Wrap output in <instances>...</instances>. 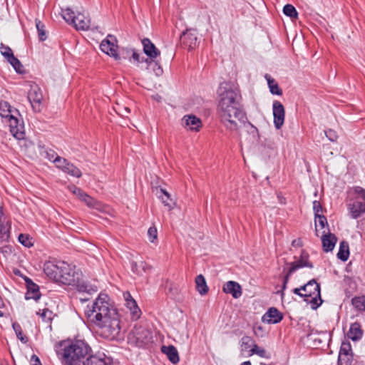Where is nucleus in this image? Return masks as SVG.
Masks as SVG:
<instances>
[{
    "instance_id": "nucleus-63",
    "label": "nucleus",
    "mask_w": 365,
    "mask_h": 365,
    "mask_svg": "<svg viewBox=\"0 0 365 365\" xmlns=\"http://www.w3.org/2000/svg\"><path fill=\"white\" fill-rule=\"evenodd\" d=\"M4 316V313L0 310V317Z\"/></svg>"
},
{
    "instance_id": "nucleus-26",
    "label": "nucleus",
    "mask_w": 365,
    "mask_h": 365,
    "mask_svg": "<svg viewBox=\"0 0 365 365\" xmlns=\"http://www.w3.org/2000/svg\"><path fill=\"white\" fill-rule=\"evenodd\" d=\"M361 362L354 358L353 354L348 355H339L338 365H360Z\"/></svg>"
},
{
    "instance_id": "nucleus-8",
    "label": "nucleus",
    "mask_w": 365,
    "mask_h": 365,
    "mask_svg": "<svg viewBox=\"0 0 365 365\" xmlns=\"http://www.w3.org/2000/svg\"><path fill=\"white\" fill-rule=\"evenodd\" d=\"M128 342L138 347H144L153 341L152 332L141 325H135L128 336Z\"/></svg>"
},
{
    "instance_id": "nucleus-29",
    "label": "nucleus",
    "mask_w": 365,
    "mask_h": 365,
    "mask_svg": "<svg viewBox=\"0 0 365 365\" xmlns=\"http://www.w3.org/2000/svg\"><path fill=\"white\" fill-rule=\"evenodd\" d=\"M349 256V247L348 242L341 241L339 245V250L337 253V257L345 262L348 259Z\"/></svg>"
},
{
    "instance_id": "nucleus-14",
    "label": "nucleus",
    "mask_w": 365,
    "mask_h": 365,
    "mask_svg": "<svg viewBox=\"0 0 365 365\" xmlns=\"http://www.w3.org/2000/svg\"><path fill=\"white\" fill-rule=\"evenodd\" d=\"M309 254L304 250H302L300 258L292 263H290V267L289 269V274L294 273L296 270L299 268L304 267L312 268L313 264L309 261Z\"/></svg>"
},
{
    "instance_id": "nucleus-28",
    "label": "nucleus",
    "mask_w": 365,
    "mask_h": 365,
    "mask_svg": "<svg viewBox=\"0 0 365 365\" xmlns=\"http://www.w3.org/2000/svg\"><path fill=\"white\" fill-rule=\"evenodd\" d=\"M264 77L267 81L270 92L274 95L281 96L282 94V90L279 87L275 80L269 74H266Z\"/></svg>"
},
{
    "instance_id": "nucleus-10",
    "label": "nucleus",
    "mask_w": 365,
    "mask_h": 365,
    "mask_svg": "<svg viewBox=\"0 0 365 365\" xmlns=\"http://www.w3.org/2000/svg\"><path fill=\"white\" fill-rule=\"evenodd\" d=\"M144 53L149 57L150 60L146 59L145 62L151 66L153 59H155L160 55V51L151 42L149 38H145L142 40Z\"/></svg>"
},
{
    "instance_id": "nucleus-15",
    "label": "nucleus",
    "mask_w": 365,
    "mask_h": 365,
    "mask_svg": "<svg viewBox=\"0 0 365 365\" xmlns=\"http://www.w3.org/2000/svg\"><path fill=\"white\" fill-rule=\"evenodd\" d=\"M182 124L186 129L195 132L199 131L202 125L201 120L194 115H185Z\"/></svg>"
},
{
    "instance_id": "nucleus-31",
    "label": "nucleus",
    "mask_w": 365,
    "mask_h": 365,
    "mask_svg": "<svg viewBox=\"0 0 365 365\" xmlns=\"http://www.w3.org/2000/svg\"><path fill=\"white\" fill-rule=\"evenodd\" d=\"M79 200L91 208H98V202L94 198L83 192Z\"/></svg>"
},
{
    "instance_id": "nucleus-59",
    "label": "nucleus",
    "mask_w": 365,
    "mask_h": 365,
    "mask_svg": "<svg viewBox=\"0 0 365 365\" xmlns=\"http://www.w3.org/2000/svg\"><path fill=\"white\" fill-rule=\"evenodd\" d=\"M132 58L136 61H140V55L135 51H133Z\"/></svg>"
},
{
    "instance_id": "nucleus-54",
    "label": "nucleus",
    "mask_w": 365,
    "mask_h": 365,
    "mask_svg": "<svg viewBox=\"0 0 365 365\" xmlns=\"http://www.w3.org/2000/svg\"><path fill=\"white\" fill-rule=\"evenodd\" d=\"M118 114L123 117L126 116V114H128L130 113V110L128 107H124L123 110H120L118 111Z\"/></svg>"
},
{
    "instance_id": "nucleus-20",
    "label": "nucleus",
    "mask_w": 365,
    "mask_h": 365,
    "mask_svg": "<svg viewBox=\"0 0 365 365\" xmlns=\"http://www.w3.org/2000/svg\"><path fill=\"white\" fill-rule=\"evenodd\" d=\"M130 269L133 274L138 276H143L150 270L151 267L145 261L140 260L139 262L131 261Z\"/></svg>"
},
{
    "instance_id": "nucleus-64",
    "label": "nucleus",
    "mask_w": 365,
    "mask_h": 365,
    "mask_svg": "<svg viewBox=\"0 0 365 365\" xmlns=\"http://www.w3.org/2000/svg\"><path fill=\"white\" fill-rule=\"evenodd\" d=\"M308 290H313V288L312 287L309 288Z\"/></svg>"
},
{
    "instance_id": "nucleus-35",
    "label": "nucleus",
    "mask_w": 365,
    "mask_h": 365,
    "mask_svg": "<svg viewBox=\"0 0 365 365\" xmlns=\"http://www.w3.org/2000/svg\"><path fill=\"white\" fill-rule=\"evenodd\" d=\"M36 26L38 31V38L41 41H45L47 38L44 24L39 20L36 19Z\"/></svg>"
},
{
    "instance_id": "nucleus-34",
    "label": "nucleus",
    "mask_w": 365,
    "mask_h": 365,
    "mask_svg": "<svg viewBox=\"0 0 365 365\" xmlns=\"http://www.w3.org/2000/svg\"><path fill=\"white\" fill-rule=\"evenodd\" d=\"M352 305L359 311H365V296L355 297L351 299Z\"/></svg>"
},
{
    "instance_id": "nucleus-2",
    "label": "nucleus",
    "mask_w": 365,
    "mask_h": 365,
    "mask_svg": "<svg viewBox=\"0 0 365 365\" xmlns=\"http://www.w3.org/2000/svg\"><path fill=\"white\" fill-rule=\"evenodd\" d=\"M217 115L220 122L231 131H238L246 121V113L242 105L240 89L229 83L222 84L219 89Z\"/></svg>"
},
{
    "instance_id": "nucleus-46",
    "label": "nucleus",
    "mask_w": 365,
    "mask_h": 365,
    "mask_svg": "<svg viewBox=\"0 0 365 365\" xmlns=\"http://www.w3.org/2000/svg\"><path fill=\"white\" fill-rule=\"evenodd\" d=\"M54 163H56V167L62 170H63L64 167H66L67 164L69 163L66 159L59 156L56 157Z\"/></svg>"
},
{
    "instance_id": "nucleus-42",
    "label": "nucleus",
    "mask_w": 365,
    "mask_h": 365,
    "mask_svg": "<svg viewBox=\"0 0 365 365\" xmlns=\"http://www.w3.org/2000/svg\"><path fill=\"white\" fill-rule=\"evenodd\" d=\"M255 344V341L248 336H243L242 338V350L247 351V349L252 348L253 344Z\"/></svg>"
},
{
    "instance_id": "nucleus-25",
    "label": "nucleus",
    "mask_w": 365,
    "mask_h": 365,
    "mask_svg": "<svg viewBox=\"0 0 365 365\" xmlns=\"http://www.w3.org/2000/svg\"><path fill=\"white\" fill-rule=\"evenodd\" d=\"M196 289L201 295H204L208 292L205 279L202 274H199L195 278Z\"/></svg>"
},
{
    "instance_id": "nucleus-4",
    "label": "nucleus",
    "mask_w": 365,
    "mask_h": 365,
    "mask_svg": "<svg viewBox=\"0 0 365 365\" xmlns=\"http://www.w3.org/2000/svg\"><path fill=\"white\" fill-rule=\"evenodd\" d=\"M91 351V347L82 340L65 345L63 351V365H85V359Z\"/></svg>"
},
{
    "instance_id": "nucleus-17",
    "label": "nucleus",
    "mask_w": 365,
    "mask_h": 365,
    "mask_svg": "<svg viewBox=\"0 0 365 365\" xmlns=\"http://www.w3.org/2000/svg\"><path fill=\"white\" fill-rule=\"evenodd\" d=\"M26 283L27 287V292L25 296L26 299H33L35 301H38L41 297L38 286L29 278L26 279Z\"/></svg>"
},
{
    "instance_id": "nucleus-32",
    "label": "nucleus",
    "mask_w": 365,
    "mask_h": 365,
    "mask_svg": "<svg viewBox=\"0 0 365 365\" xmlns=\"http://www.w3.org/2000/svg\"><path fill=\"white\" fill-rule=\"evenodd\" d=\"M85 365H110L104 359L97 356H90L87 358Z\"/></svg>"
},
{
    "instance_id": "nucleus-48",
    "label": "nucleus",
    "mask_w": 365,
    "mask_h": 365,
    "mask_svg": "<svg viewBox=\"0 0 365 365\" xmlns=\"http://www.w3.org/2000/svg\"><path fill=\"white\" fill-rule=\"evenodd\" d=\"M313 210L314 211V215L316 216L321 215L322 212V207L319 201L314 200L313 202Z\"/></svg>"
},
{
    "instance_id": "nucleus-12",
    "label": "nucleus",
    "mask_w": 365,
    "mask_h": 365,
    "mask_svg": "<svg viewBox=\"0 0 365 365\" xmlns=\"http://www.w3.org/2000/svg\"><path fill=\"white\" fill-rule=\"evenodd\" d=\"M180 41L182 44L187 47L188 49H193L196 47L197 43V33L195 30L187 29L183 31L180 36Z\"/></svg>"
},
{
    "instance_id": "nucleus-39",
    "label": "nucleus",
    "mask_w": 365,
    "mask_h": 365,
    "mask_svg": "<svg viewBox=\"0 0 365 365\" xmlns=\"http://www.w3.org/2000/svg\"><path fill=\"white\" fill-rule=\"evenodd\" d=\"M13 329L15 331L17 338L23 343H26L28 341V338L26 336L23 335L22 330L21 326L18 323H14Z\"/></svg>"
},
{
    "instance_id": "nucleus-36",
    "label": "nucleus",
    "mask_w": 365,
    "mask_h": 365,
    "mask_svg": "<svg viewBox=\"0 0 365 365\" xmlns=\"http://www.w3.org/2000/svg\"><path fill=\"white\" fill-rule=\"evenodd\" d=\"M283 13L291 19H297L298 13L292 4H287L283 8Z\"/></svg>"
},
{
    "instance_id": "nucleus-21",
    "label": "nucleus",
    "mask_w": 365,
    "mask_h": 365,
    "mask_svg": "<svg viewBox=\"0 0 365 365\" xmlns=\"http://www.w3.org/2000/svg\"><path fill=\"white\" fill-rule=\"evenodd\" d=\"M161 351L163 354H166L168 359L173 363V364H177L179 360V355L177 349L173 346H163L161 347Z\"/></svg>"
},
{
    "instance_id": "nucleus-38",
    "label": "nucleus",
    "mask_w": 365,
    "mask_h": 365,
    "mask_svg": "<svg viewBox=\"0 0 365 365\" xmlns=\"http://www.w3.org/2000/svg\"><path fill=\"white\" fill-rule=\"evenodd\" d=\"M76 16V15H75L74 12L70 9H66L63 11V17L65 21L69 24H73Z\"/></svg>"
},
{
    "instance_id": "nucleus-62",
    "label": "nucleus",
    "mask_w": 365,
    "mask_h": 365,
    "mask_svg": "<svg viewBox=\"0 0 365 365\" xmlns=\"http://www.w3.org/2000/svg\"><path fill=\"white\" fill-rule=\"evenodd\" d=\"M80 300L82 302H86L88 301V298H80Z\"/></svg>"
},
{
    "instance_id": "nucleus-23",
    "label": "nucleus",
    "mask_w": 365,
    "mask_h": 365,
    "mask_svg": "<svg viewBox=\"0 0 365 365\" xmlns=\"http://www.w3.org/2000/svg\"><path fill=\"white\" fill-rule=\"evenodd\" d=\"M158 197L161 200L162 203H163L165 206L168 207L169 210H171L175 207V202L165 189H160Z\"/></svg>"
},
{
    "instance_id": "nucleus-19",
    "label": "nucleus",
    "mask_w": 365,
    "mask_h": 365,
    "mask_svg": "<svg viewBox=\"0 0 365 365\" xmlns=\"http://www.w3.org/2000/svg\"><path fill=\"white\" fill-rule=\"evenodd\" d=\"M222 290L225 293L232 294V296L235 299L239 298L242 293L241 286L234 281H229L226 282L223 285Z\"/></svg>"
},
{
    "instance_id": "nucleus-11",
    "label": "nucleus",
    "mask_w": 365,
    "mask_h": 365,
    "mask_svg": "<svg viewBox=\"0 0 365 365\" xmlns=\"http://www.w3.org/2000/svg\"><path fill=\"white\" fill-rule=\"evenodd\" d=\"M274 124L277 129H279L284 124L285 110L284 106L278 101L273 103Z\"/></svg>"
},
{
    "instance_id": "nucleus-58",
    "label": "nucleus",
    "mask_w": 365,
    "mask_h": 365,
    "mask_svg": "<svg viewBox=\"0 0 365 365\" xmlns=\"http://www.w3.org/2000/svg\"><path fill=\"white\" fill-rule=\"evenodd\" d=\"M293 292L295 294H297L299 295V297H303L304 299V296L303 293L301 292V291H299V288H294L293 289Z\"/></svg>"
},
{
    "instance_id": "nucleus-56",
    "label": "nucleus",
    "mask_w": 365,
    "mask_h": 365,
    "mask_svg": "<svg viewBox=\"0 0 365 365\" xmlns=\"http://www.w3.org/2000/svg\"><path fill=\"white\" fill-rule=\"evenodd\" d=\"M292 274H289V272L288 271L287 273L286 274V275L284 276V282H283V286H282V289H284L287 287V284L289 282V277L291 276Z\"/></svg>"
},
{
    "instance_id": "nucleus-61",
    "label": "nucleus",
    "mask_w": 365,
    "mask_h": 365,
    "mask_svg": "<svg viewBox=\"0 0 365 365\" xmlns=\"http://www.w3.org/2000/svg\"><path fill=\"white\" fill-rule=\"evenodd\" d=\"M240 365H252L250 361H246L242 362Z\"/></svg>"
},
{
    "instance_id": "nucleus-45",
    "label": "nucleus",
    "mask_w": 365,
    "mask_h": 365,
    "mask_svg": "<svg viewBox=\"0 0 365 365\" xmlns=\"http://www.w3.org/2000/svg\"><path fill=\"white\" fill-rule=\"evenodd\" d=\"M351 353V347L349 342H343L339 351V355H348Z\"/></svg>"
},
{
    "instance_id": "nucleus-6",
    "label": "nucleus",
    "mask_w": 365,
    "mask_h": 365,
    "mask_svg": "<svg viewBox=\"0 0 365 365\" xmlns=\"http://www.w3.org/2000/svg\"><path fill=\"white\" fill-rule=\"evenodd\" d=\"M349 202L348 209L354 219L359 218L365 214V189L361 186H354L348 191Z\"/></svg>"
},
{
    "instance_id": "nucleus-37",
    "label": "nucleus",
    "mask_w": 365,
    "mask_h": 365,
    "mask_svg": "<svg viewBox=\"0 0 365 365\" xmlns=\"http://www.w3.org/2000/svg\"><path fill=\"white\" fill-rule=\"evenodd\" d=\"M0 51L1 55L8 61L9 59H11L13 56H14V53L11 50V48L4 45V43L0 44Z\"/></svg>"
},
{
    "instance_id": "nucleus-1",
    "label": "nucleus",
    "mask_w": 365,
    "mask_h": 365,
    "mask_svg": "<svg viewBox=\"0 0 365 365\" xmlns=\"http://www.w3.org/2000/svg\"><path fill=\"white\" fill-rule=\"evenodd\" d=\"M87 319L97 326L101 335L108 339L117 338L120 331L118 314L109 302V297L100 293L91 304L85 308Z\"/></svg>"
},
{
    "instance_id": "nucleus-27",
    "label": "nucleus",
    "mask_w": 365,
    "mask_h": 365,
    "mask_svg": "<svg viewBox=\"0 0 365 365\" xmlns=\"http://www.w3.org/2000/svg\"><path fill=\"white\" fill-rule=\"evenodd\" d=\"M125 305L130 309L133 319H138L140 317V310L135 299L130 297V299L125 302Z\"/></svg>"
},
{
    "instance_id": "nucleus-55",
    "label": "nucleus",
    "mask_w": 365,
    "mask_h": 365,
    "mask_svg": "<svg viewBox=\"0 0 365 365\" xmlns=\"http://www.w3.org/2000/svg\"><path fill=\"white\" fill-rule=\"evenodd\" d=\"M292 245L293 247H302L303 244H302V241L301 240V239L298 238V239H296V240H294L292 242Z\"/></svg>"
},
{
    "instance_id": "nucleus-9",
    "label": "nucleus",
    "mask_w": 365,
    "mask_h": 365,
    "mask_svg": "<svg viewBox=\"0 0 365 365\" xmlns=\"http://www.w3.org/2000/svg\"><path fill=\"white\" fill-rule=\"evenodd\" d=\"M100 48L103 52L113 57L115 59L118 60L120 58L117 52V39L114 36L108 35L107 38L101 42Z\"/></svg>"
},
{
    "instance_id": "nucleus-50",
    "label": "nucleus",
    "mask_w": 365,
    "mask_h": 365,
    "mask_svg": "<svg viewBox=\"0 0 365 365\" xmlns=\"http://www.w3.org/2000/svg\"><path fill=\"white\" fill-rule=\"evenodd\" d=\"M69 190H70L72 193H73L74 195H76L78 197V199L81 197V195H82L83 194V192H83L81 188L77 187H76V186H75V185H72V186L69 187Z\"/></svg>"
},
{
    "instance_id": "nucleus-18",
    "label": "nucleus",
    "mask_w": 365,
    "mask_h": 365,
    "mask_svg": "<svg viewBox=\"0 0 365 365\" xmlns=\"http://www.w3.org/2000/svg\"><path fill=\"white\" fill-rule=\"evenodd\" d=\"M328 232L329 230L328 229ZM322 242L323 246V250L326 252L332 251L335 247V245L337 242L336 237L330 232L326 234L325 231L323 232V235L322 236Z\"/></svg>"
},
{
    "instance_id": "nucleus-41",
    "label": "nucleus",
    "mask_w": 365,
    "mask_h": 365,
    "mask_svg": "<svg viewBox=\"0 0 365 365\" xmlns=\"http://www.w3.org/2000/svg\"><path fill=\"white\" fill-rule=\"evenodd\" d=\"M8 62L14 67L17 73H21L23 72V66L17 58L13 56L11 59L8 60Z\"/></svg>"
},
{
    "instance_id": "nucleus-3",
    "label": "nucleus",
    "mask_w": 365,
    "mask_h": 365,
    "mask_svg": "<svg viewBox=\"0 0 365 365\" xmlns=\"http://www.w3.org/2000/svg\"><path fill=\"white\" fill-rule=\"evenodd\" d=\"M75 267L64 261L47 262L44 264V273L53 280L68 285H75L80 292L91 294L98 291L97 287L79 279Z\"/></svg>"
},
{
    "instance_id": "nucleus-5",
    "label": "nucleus",
    "mask_w": 365,
    "mask_h": 365,
    "mask_svg": "<svg viewBox=\"0 0 365 365\" xmlns=\"http://www.w3.org/2000/svg\"><path fill=\"white\" fill-rule=\"evenodd\" d=\"M14 113H17L18 110H12L8 102H0V116L9 123L12 135L18 140H21L24 138L25 135L24 125L23 122H20L14 115Z\"/></svg>"
},
{
    "instance_id": "nucleus-13",
    "label": "nucleus",
    "mask_w": 365,
    "mask_h": 365,
    "mask_svg": "<svg viewBox=\"0 0 365 365\" xmlns=\"http://www.w3.org/2000/svg\"><path fill=\"white\" fill-rule=\"evenodd\" d=\"M42 98L40 89L37 86L31 87L28 93V99L35 111H40Z\"/></svg>"
},
{
    "instance_id": "nucleus-51",
    "label": "nucleus",
    "mask_w": 365,
    "mask_h": 365,
    "mask_svg": "<svg viewBox=\"0 0 365 365\" xmlns=\"http://www.w3.org/2000/svg\"><path fill=\"white\" fill-rule=\"evenodd\" d=\"M46 156L45 158H47L50 161L55 162V158L57 155V154L52 150H46L45 151Z\"/></svg>"
},
{
    "instance_id": "nucleus-53",
    "label": "nucleus",
    "mask_w": 365,
    "mask_h": 365,
    "mask_svg": "<svg viewBox=\"0 0 365 365\" xmlns=\"http://www.w3.org/2000/svg\"><path fill=\"white\" fill-rule=\"evenodd\" d=\"M326 135L332 142H334L337 139V135L336 132L332 130L326 131Z\"/></svg>"
},
{
    "instance_id": "nucleus-7",
    "label": "nucleus",
    "mask_w": 365,
    "mask_h": 365,
    "mask_svg": "<svg viewBox=\"0 0 365 365\" xmlns=\"http://www.w3.org/2000/svg\"><path fill=\"white\" fill-rule=\"evenodd\" d=\"M299 291L304 293V301L311 304L312 308L316 309L322 303L320 294V286L315 279H312L306 284L299 288Z\"/></svg>"
},
{
    "instance_id": "nucleus-24",
    "label": "nucleus",
    "mask_w": 365,
    "mask_h": 365,
    "mask_svg": "<svg viewBox=\"0 0 365 365\" xmlns=\"http://www.w3.org/2000/svg\"><path fill=\"white\" fill-rule=\"evenodd\" d=\"M73 25L78 30H88L90 28V19L83 14H78L76 16Z\"/></svg>"
},
{
    "instance_id": "nucleus-52",
    "label": "nucleus",
    "mask_w": 365,
    "mask_h": 365,
    "mask_svg": "<svg viewBox=\"0 0 365 365\" xmlns=\"http://www.w3.org/2000/svg\"><path fill=\"white\" fill-rule=\"evenodd\" d=\"M41 317L44 321L50 320L52 317V312L49 311L48 309H45L41 314Z\"/></svg>"
},
{
    "instance_id": "nucleus-22",
    "label": "nucleus",
    "mask_w": 365,
    "mask_h": 365,
    "mask_svg": "<svg viewBox=\"0 0 365 365\" xmlns=\"http://www.w3.org/2000/svg\"><path fill=\"white\" fill-rule=\"evenodd\" d=\"M363 331L361 328V325L358 322H354L351 324L349 331L347 332V336L353 341H357L362 337Z\"/></svg>"
},
{
    "instance_id": "nucleus-49",
    "label": "nucleus",
    "mask_w": 365,
    "mask_h": 365,
    "mask_svg": "<svg viewBox=\"0 0 365 365\" xmlns=\"http://www.w3.org/2000/svg\"><path fill=\"white\" fill-rule=\"evenodd\" d=\"M152 64L154 65L153 71L155 73V74L158 76H161L163 74V71L160 65L158 62H156L155 59H153V61L151 63V65Z\"/></svg>"
},
{
    "instance_id": "nucleus-57",
    "label": "nucleus",
    "mask_w": 365,
    "mask_h": 365,
    "mask_svg": "<svg viewBox=\"0 0 365 365\" xmlns=\"http://www.w3.org/2000/svg\"><path fill=\"white\" fill-rule=\"evenodd\" d=\"M31 361L33 362V365H42L39 358L36 355L31 356Z\"/></svg>"
},
{
    "instance_id": "nucleus-40",
    "label": "nucleus",
    "mask_w": 365,
    "mask_h": 365,
    "mask_svg": "<svg viewBox=\"0 0 365 365\" xmlns=\"http://www.w3.org/2000/svg\"><path fill=\"white\" fill-rule=\"evenodd\" d=\"M245 123L242 125V128H245L247 129V131L252 135L253 138H256L258 136V130L254 126L250 121L247 120V117L246 116Z\"/></svg>"
},
{
    "instance_id": "nucleus-30",
    "label": "nucleus",
    "mask_w": 365,
    "mask_h": 365,
    "mask_svg": "<svg viewBox=\"0 0 365 365\" xmlns=\"http://www.w3.org/2000/svg\"><path fill=\"white\" fill-rule=\"evenodd\" d=\"M63 171L76 178H80L82 175L81 171L76 166H75L73 164L71 163L67 164L66 167H64Z\"/></svg>"
},
{
    "instance_id": "nucleus-33",
    "label": "nucleus",
    "mask_w": 365,
    "mask_h": 365,
    "mask_svg": "<svg viewBox=\"0 0 365 365\" xmlns=\"http://www.w3.org/2000/svg\"><path fill=\"white\" fill-rule=\"evenodd\" d=\"M253 354H257L262 358H268L267 353L266 350L262 347H259L257 344H254L252 348H251L249 351L248 356H252Z\"/></svg>"
},
{
    "instance_id": "nucleus-44",
    "label": "nucleus",
    "mask_w": 365,
    "mask_h": 365,
    "mask_svg": "<svg viewBox=\"0 0 365 365\" xmlns=\"http://www.w3.org/2000/svg\"><path fill=\"white\" fill-rule=\"evenodd\" d=\"M315 218L317 219L316 220V232H318V230H317V227L318 226H320L322 229H324L326 227H328V222H327V217L323 215H319V216H316Z\"/></svg>"
},
{
    "instance_id": "nucleus-16",
    "label": "nucleus",
    "mask_w": 365,
    "mask_h": 365,
    "mask_svg": "<svg viewBox=\"0 0 365 365\" xmlns=\"http://www.w3.org/2000/svg\"><path fill=\"white\" fill-rule=\"evenodd\" d=\"M283 319V314L275 307H270L262 316V321L267 324H277Z\"/></svg>"
},
{
    "instance_id": "nucleus-60",
    "label": "nucleus",
    "mask_w": 365,
    "mask_h": 365,
    "mask_svg": "<svg viewBox=\"0 0 365 365\" xmlns=\"http://www.w3.org/2000/svg\"><path fill=\"white\" fill-rule=\"evenodd\" d=\"M123 295H124L125 302H127L128 299H130V297H132L129 292H125L123 294Z\"/></svg>"
},
{
    "instance_id": "nucleus-43",
    "label": "nucleus",
    "mask_w": 365,
    "mask_h": 365,
    "mask_svg": "<svg viewBox=\"0 0 365 365\" xmlns=\"http://www.w3.org/2000/svg\"><path fill=\"white\" fill-rule=\"evenodd\" d=\"M19 242L26 247H31L33 245L32 239L26 234L19 235Z\"/></svg>"
},
{
    "instance_id": "nucleus-47",
    "label": "nucleus",
    "mask_w": 365,
    "mask_h": 365,
    "mask_svg": "<svg viewBox=\"0 0 365 365\" xmlns=\"http://www.w3.org/2000/svg\"><path fill=\"white\" fill-rule=\"evenodd\" d=\"M148 235L150 242H153L158 237V231L155 227H150L148 230Z\"/></svg>"
}]
</instances>
